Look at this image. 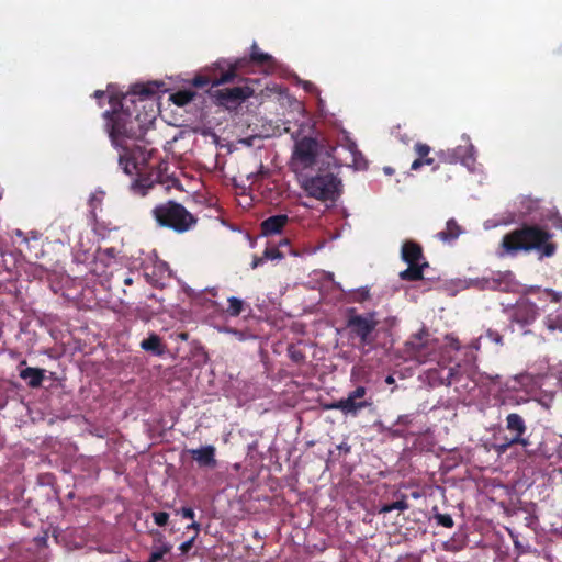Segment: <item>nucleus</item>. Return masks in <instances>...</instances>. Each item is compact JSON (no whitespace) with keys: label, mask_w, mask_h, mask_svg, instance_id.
Listing matches in <instances>:
<instances>
[{"label":"nucleus","mask_w":562,"mask_h":562,"mask_svg":"<svg viewBox=\"0 0 562 562\" xmlns=\"http://www.w3.org/2000/svg\"><path fill=\"white\" fill-rule=\"evenodd\" d=\"M159 82L136 83L126 93L115 91L108 86L111 111H105V128L112 146L119 151V165L126 175H132L139 165H145L154 149L145 135L151 128L155 119V95Z\"/></svg>","instance_id":"obj_1"},{"label":"nucleus","mask_w":562,"mask_h":562,"mask_svg":"<svg viewBox=\"0 0 562 562\" xmlns=\"http://www.w3.org/2000/svg\"><path fill=\"white\" fill-rule=\"evenodd\" d=\"M459 348L457 338L447 336L445 345H441L438 339L431 338L425 329L413 335L405 344L407 359L419 364H431L420 375L423 382L431 387L454 385V390L462 395L474 390L475 382L461 372L459 364L448 367V362L452 359L451 353L458 351Z\"/></svg>","instance_id":"obj_2"},{"label":"nucleus","mask_w":562,"mask_h":562,"mask_svg":"<svg viewBox=\"0 0 562 562\" xmlns=\"http://www.w3.org/2000/svg\"><path fill=\"white\" fill-rule=\"evenodd\" d=\"M552 235L537 226L525 225L506 234L501 243L499 257H515L518 252L536 250L539 259L550 258L557 251V246L550 243Z\"/></svg>","instance_id":"obj_3"},{"label":"nucleus","mask_w":562,"mask_h":562,"mask_svg":"<svg viewBox=\"0 0 562 562\" xmlns=\"http://www.w3.org/2000/svg\"><path fill=\"white\" fill-rule=\"evenodd\" d=\"M331 161L322 159V148L318 142L308 136L295 140L289 167L296 178H301L312 171H321L323 167L329 168Z\"/></svg>","instance_id":"obj_4"},{"label":"nucleus","mask_w":562,"mask_h":562,"mask_svg":"<svg viewBox=\"0 0 562 562\" xmlns=\"http://www.w3.org/2000/svg\"><path fill=\"white\" fill-rule=\"evenodd\" d=\"M297 182L306 196L324 203H335L342 192L341 179L325 167L315 175L311 172L299 178Z\"/></svg>","instance_id":"obj_5"},{"label":"nucleus","mask_w":562,"mask_h":562,"mask_svg":"<svg viewBox=\"0 0 562 562\" xmlns=\"http://www.w3.org/2000/svg\"><path fill=\"white\" fill-rule=\"evenodd\" d=\"M153 215L160 226L173 229L177 233L190 231L196 224V218L183 205L168 201L157 205Z\"/></svg>","instance_id":"obj_6"},{"label":"nucleus","mask_w":562,"mask_h":562,"mask_svg":"<svg viewBox=\"0 0 562 562\" xmlns=\"http://www.w3.org/2000/svg\"><path fill=\"white\" fill-rule=\"evenodd\" d=\"M539 387L538 378L522 372L506 380L503 389V403L520 405L527 403L529 396Z\"/></svg>","instance_id":"obj_7"},{"label":"nucleus","mask_w":562,"mask_h":562,"mask_svg":"<svg viewBox=\"0 0 562 562\" xmlns=\"http://www.w3.org/2000/svg\"><path fill=\"white\" fill-rule=\"evenodd\" d=\"M379 322L376 319V312H369L366 314H351L347 321V327L352 336L359 339V349L367 353L368 346H371L375 336L373 335Z\"/></svg>","instance_id":"obj_8"},{"label":"nucleus","mask_w":562,"mask_h":562,"mask_svg":"<svg viewBox=\"0 0 562 562\" xmlns=\"http://www.w3.org/2000/svg\"><path fill=\"white\" fill-rule=\"evenodd\" d=\"M248 63H249V60L246 57L237 58L234 60H227V59L218 60L215 63V66L218 69L223 70V74L221 75L220 78L211 81L205 76H195L193 78L192 83L196 88H203V87L207 86L209 83H212V87H217V86L227 83L235 78V72L237 70L244 68Z\"/></svg>","instance_id":"obj_9"},{"label":"nucleus","mask_w":562,"mask_h":562,"mask_svg":"<svg viewBox=\"0 0 562 562\" xmlns=\"http://www.w3.org/2000/svg\"><path fill=\"white\" fill-rule=\"evenodd\" d=\"M366 394L364 386H357L346 397L330 404L329 408L340 411L346 416L356 417L361 409L371 405L370 401L366 400Z\"/></svg>","instance_id":"obj_10"},{"label":"nucleus","mask_w":562,"mask_h":562,"mask_svg":"<svg viewBox=\"0 0 562 562\" xmlns=\"http://www.w3.org/2000/svg\"><path fill=\"white\" fill-rule=\"evenodd\" d=\"M505 429L510 435V438L505 443L499 445V451H505L513 445H521L524 447L529 445L528 438L525 437L527 431L526 422L519 414L510 413L506 416Z\"/></svg>","instance_id":"obj_11"},{"label":"nucleus","mask_w":562,"mask_h":562,"mask_svg":"<svg viewBox=\"0 0 562 562\" xmlns=\"http://www.w3.org/2000/svg\"><path fill=\"white\" fill-rule=\"evenodd\" d=\"M439 156L446 162H461L469 169H471L475 162L474 147L469 143V138H467L465 145H460L451 149L440 150Z\"/></svg>","instance_id":"obj_12"},{"label":"nucleus","mask_w":562,"mask_h":562,"mask_svg":"<svg viewBox=\"0 0 562 562\" xmlns=\"http://www.w3.org/2000/svg\"><path fill=\"white\" fill-rule=\"evenodd\" d=\"M341 149L348 154V157L345 158V160H340L336 157H333V164L335 166H349L353 167L355 169H366L367 168V160L362 156V154L358 150L357 145L353 140H351L347 135H345V143L341 144Z\"/></svg>","instance_id":"obj_13"},{"label":"nucleus","mask_w":562,"mask_h":562,"mask_svg":"<svg viewBox=\"0 0 562 562\" xmlns=\"http://www.w3.org/2000/svg\"><path fill=\"white\" fill-rule=\"evenodd\" d=\"M487 290L517 292L519 283L512 271H492L487 276Z\"/></svg>","instance_id":"obj_14"},{"label":"nucleus","mask_w":562,"mask_h":562,"mask_svg":"<svg viewBox=\"0 0 562 562\" xmlns=\"http://www.w3.org/2000/svg\"><path fill=\"white\" fill-rule=\"evenodd\" d=\"M251 94L252 90L249 87H233L217 90L215 98L218 104L228 109L245 101Z\"/></svg>","instance_id":"obj_15"},{"label":"nucleus","mask_w":562,"mask_h":562,"mask_svg":"<svg viewBox=\"0 0 562 562\" xmlns=\"http://www.w3.org/2000/svg\"><path fill=\"white\" fill-rule=\"evenodd\" d=\"M538 315V306L527 299H521L516 303L512 314V318L514 322L525 326L535 322Z\"/></svg>","instance_id":"obj_16"},{"label":"nucleus","mask_w":562,"mask_h":562,"mask_svg":"<svg viewBox=\"0 0 562 562\" xmlns=\"http://www.w3.org/2000/svg\"><path fill=\"white\" fill-rule=\"evenodd\" d=\"M155 536L149 559L147 562L168 561L172 549V544L168 542L160 531H154Z\"/></svg>","instance_id":"obj_17"},{"label":"nucleus","mask_w":562,"mask_h":562,"mask_svg":"<svg viewBox=\"0 0 562 562\" xmlns=\"http://www.w3.org/2000/svg\"><path fill=\"white\" fill-rule=\"evenodd\" d=\"M189 453L200 467L214 468L216 465L215 448L211 445L191 449Z\"/></svg>","instance_id":"obj_18"},{"label":"nucleus","mask_w":562,"mask_h":562,"mask_svg":"<svg viewBox=\"0 0 562 562\" xmlns=\"http://www.w3.org/2000/svg\"><path fill=\"white\" fill-rule=\"evenodd\" d=\"M288 222L289 217L285 214L270 216L261 223L262 234L266 236L279 234Z\"/></svg>","instance_id":"obj_19"},{"label":"nucleus","mask_w":562,"mask_h":562,"mask_svg":"<svg viewBox=\"0 0 562 562\" xmlns=\"http://www.w3.org/2000/svg\"><path fill=\"white\" fill-rule=\"evenodd\" d=\"M402 259L407 265H423L425 262L422 248L413 241H406L402 246Z\"/></svg>","instance_id":"obj_20"},{"label":"nucleus","mask_w":562,"mask_h":562,"mask_svg":"<svg viewBox=\"0 0 562 562\" xmlns=\"http://www.w3.org/2000/svg\"><path fill=\"white\" fill-rule=\"evenodd\" d=\"M463 233L454 218H450L446 223V228L438 232L435 237L442 243L450 244L454 241Z\"/></svg>","instance_id":"obj_21"},{"label":"nucleus","mask_w":562,"mask_h":562,"mask_svg":"<svg viewBox=\"0 0 562 562\" xmlns=\"http://www.w3.org/2000/svg\"><path fill=\"white\" fill-rule=\"evenodd\" d=\"M485 340L496 344V345H499V346L503 345V336L497 330L487 328V329H485V331L483 334H481L477 338H475L471 341L470 347L473 350L479 351L482 342Z\"/></svg>","instance_id":"obj_22"},{"label":"nucleus","mask_w":562,"mask_h":562,"mask_svg":"<svg viewBox=\"0 0 562 562\" xmlns=\"http://www.w3.org/2000/svg\"><path fill=\"white\" fill-rule=\"evenodd\" d=\"M518 204L517 212L509 213V215L516 216V221L532 214L537 210L539 201L533 200L530 196H521L518 200Z\"/></svg>","instance_id":"obj_23"},{"label":"nucleus","mask_w":562,"mask_h":562,"mask_svg":"<svg viewBox=\"0 0 562 562\" xmlns=\"http://www.w3.org/2000/svg\"><path fill=\"white\" fill-rule=\"evenodd\" d=\"M20 378L26 380L31 387H37L43 382L44 370L29 367L20 372Z\"/></svg>","instance_id":"obj_24"},{"label":"nucleus","mask_w":562,"mask_h":562,"mask_svg":"<svg viewBox=\"0 0 562 562\" xmlns=\"http://www.w3.org/2000/svg\"><path fill=\"white\" fill-rule=\"evenodd\" d=\"M140 347L145 351L151 352L155 356H161L165 352V347L161 344L160 338L155 334H151L147 339H144L140 342Z\"/></svg>","instance_id":"obj_25"},{"label":"nucleus","mask_w":562,"mask_h":562,"mask_svg":"<svg viewBox=\"0 0 562 562\" xmlns=\"http://www.w3.org/2000/svg\"><path fill=\"white\" fill-rule=\"evenodd\" d=\"M153 186L154 182L149 178H138L131 183L130 190L135 195L145 196Z\"/></svg>","instance_id":"obj_26"},{"label":"nucleus","mask_w":562,"mask_h":562,"mask_svg":"<svg viewBox=\"0 0 562 562\" xmlns=\"http://www.w3.org/2000/svg\"><path fill=\"white\" fill-rule=\"evenodd\" d=\"M250 60L258 65H267L268 67H272L274 65V59L271 55L261 52L256 43L251 46Z\"/></svg>","instance_id":"obj_27"},{"label":"nucleus","mask_w":562,"mask_h":562,"mask_svg":"<svg viewBox=\"0 0 562 562\" xmlns=\"http://www.w3.org/2000/svg\"><path fill=\"white\" fill-rule=\"evenodd\" d=\"M427 266V262H423V265H408L407 269L400 273V277L403 280H419L423 278V269Z\"/></svg>","instance_id":"obj_28"},{"label":"nucleus","mask_w":562,"mask_h":562,"mask_svg":"<svg viewBox=\"0 0 562 562\" xmlns=\"http://www.w3.org/2000/svg\"><path fill=\"white\" fill-rule=\"evenodd\" d=\"M459 284L462 289L475 288L479 290H487V276L459 280Z\"/></svg>","instance_id":"obj_29"},{"label":"nucleus","mask_w":562,"mask_h":562,"mask_svg":"<svg viewBox=\"0 0 562 562\" xmlns=\"http://www.w3.org/2000/svg\"><path fill=\"white\" fill-rule=\"evenodd\" d=\"M544 324L547 328L551 331H562V311H557L554 313H550L546 319Z\"/></svg>","instance_id":"obj_30"},{"label":"nucleus","mask_w":562,"mask_h":562,"mask_svg":"<svg viewBox=\"0 0 562 562\" xmlns=\"http://www.w3.org/2000/svg\"><path fill=\"white\" fill-rule=\"evenodd\" d=\"M104 196L105 192L102 189H95L93 192H91L88 203L90 206V212L93 216L97 215V210L100 209Z\"/></svg>","instance_id":"obj_31"},{"label":"nucleus","mask_w":562,"mask_h":562,"mask_svg":"<svg viewBox=\"0 0 562 562\" xmlns=\"http://www.w3.org/2000/svg\"><path fill=\"white\" fill-rule=\"evenodd\" d=\"M216 329L220 333H225V334L234 335L236 337V339H238L239 341H245V340H248V339H255L256 338V336L254 334L249 333V331L238 330V329H234V328H231V327H227V326H217Z\"/></svg>","instance_id":"obj_32"},{"label":"nucleus","mask_w":562,"mask_h":562,"mask_svg":"<svg viewBox=\"0 0 562 562\" xmlns=\"http://www.w3.org/2000/svg\"><path fill=\"white\" fill-rule=\"evenodd\" d=\"M194 97H195V92L189 91V90H183V91H178V92L171 94L170 99L172 100V102L175 104H177L179 106H183V105L188 104L189 102H191Z\"/></svg>","instance_id":"obj_33"},{"label":"nucleus","mask_w":562,"mask_h":562,"mask_svg":"<svg viewBox=\"0 0 562 562\" xmlns=\"http://www.w3.org/2000/svg\"><path fill=\"white\" fill-rule=\"evenodd\" d=\"M516 221L515 215H507L505 217L490 218L483 223L484 229L488 231L501 225H508Z\"/></svg>","instance_id":"obj_34"},{"label":"nucleus","mask_w":562,"mask_h":562,"mask_svg":"<svg viewBox=\"0 0 562 562\" xmlns=\"http://www.w3.org/2000/svg\"><path fill=\"white\" fill-rule=\"evenodd\" d=\"M227 302V314L229 316H238L241 313L244 302L236 296L228 297Z\"/></svg>","instance_id":"obj_35"},{"label":"nucleus","mask_w":562,"mask_h":562,"mask_svg":"<svg viewBox=\"0 0 562 562\" xmlns=\"http://www.w3.org/2000/svg\"><path fill=\"white\" fill-rule=\"evenodd\" d=\"M370 297V291L368 286H362L350 292V301L362 303Z\"/></svg>","instance_id":"obj_36"},{"label":"nucleus","mask_w":562,"mask_h":562,"mask_svg":"<svg viewBox=\"0 0 562 562\" xmlns=\"http://www.w3.org/2000/svg\"><path fill=\"white\" fill-rule=\"evenodd\" d=\"M408 508V504L405 499H400L391 504H385L381 507V513H390L392 510H405Z\"/></svg>","instance_id":"obj_37"},{"label":"nucleus","mask_w":562,"mask_h":562,"mask_svg":"<svg viewBox=\"0 0 562 562\" xmlns=\"http://www.w3.org/2000/svg\"><path fill=\"white\" fill-rule=\"evenodd\" d=\"M15 234L19 236V237H23V241L29 246L31 247V244L32 243H37L38 239H40V234L35 231H31L27 233V235H24V233L20 229H16Z\"/></svg>","instance_id":"obj_38"},{"label":"nucleus","mask_w":562,"mask_h":562,"mask_svg":"<svg viewBox=\"0 0 562 562\" xmlns=\"http://www.w3.org/2000/svg\"><path fill=\"white\" fill-rule=\"evenodd\" d=\"M435 519L438 525L446 528H452L454 525L453 519L449 514H436Z\"/></svg>","instance_id":"obj_39"},{"label":"nucleus","mask_w":562,"mask_h":562,"mask_svg":"<svg viewBox=\"0 0 562 562\" xmlns=\"http://www.w3.org/2000/svg\"><path fill=\"white\" fill-rule=\"evenodd\" d=\"M509 535H510V538L513 539V543H514V547L515 549L518 551L519 554H524L526 552L529 551L530 547L529 546H524L519 539H518V535H516L515 532L513 531H509Z\"/></svg>","instance_id":"obj_40"},{"label":"nucleus","mask_w":562,"mask_h":562,"mask_svg":"<svg viewBox=\"0 0 562 562\" xmlns=\"http://www.w3.org/2000/svg\"><path fill=\"white\" fill-rule=\"evenodd\" d=\"M153 518L158 526H165L168 522L169 514L166 512H155L153 513Z\"/></svg>","instance_id":"obj_41"},{"label":"nucleus","mask_w":562,"mask_h":562,"mask_svg":"<svg viewBox=\"0 0 562 562\" xmlns=\"http://www.w3.org/2000/svg\"><path fill=\"white\" fill-rule=\"evenodd\" d=\"M282 257H283L282 254L276 248H267L265 250V258L267 260L281 259Z\"/></svg>","instance_id":"obj_42"},{"label":"nucleus","mask_w":562,"mask_h":562,"mask_svg":"<svg viewBox=\"0 0 562 562\" xmlns=\"http://www.w3.org/2000/svg\"><path fill=\"white\" fill-rule=\"evenodd\" d=\"M415 150L420 158H424L430 153V147L426 144L417 143L415 145Z\"/></svg>","instance_id":"obj_43"},{"label":"nucleus","mask_w":562,"mask_h":562,"mask_svg":"<svg viewBox=\"0 0 562 562\" xmlns=\"http://www.w3.org/2000/svg\"><path fill=\"white\" fill-rule=\"evenodd\" d=\"M296 80L300 85H302V87L304 88L305 91L311 92V93H318V89L311 81H305V80H301V79H296Z\"/></svg>","instance_id":"obj_44"},{"label":"nucleus","mask_w":562,"mask_h":562,"mask_svg":"<svg viewBox=\"0 0 562 562\" xmlns=\"http://www.w3.org/2000/svg\"><path fill=\"white\" fill-rule=\"evenodd\" d=\"M116 256V250L113 247L101 249L99 251V258L102 259L103 257H106L109 259H113Z\"/></svg>","instance_id":"obj_45"},{"label":"nucleus","mask_w":562,"mask_h":562,"mask_svg":"<svg viewBox=\"0 0 562 562\" xmlns=\"http://www.w3.org/2000/svg\"><path fill=\"white\" fill-rule=\"evenodd\" d=\"M155 268L160 272L161 276H165V274L170 276V273H171L168 265L164 261L158 262L155 266Z\"/></svg>","instance_id":"obj_46"},{"label":"nucleus","mask_w":562,"mask_h":562,"mask_svg":"<svg viewBox=\"0 0 562 562\" xmlns=\"http://www.w3.org/2000/svg\"><path fill=\"white\" fill-rule=\"evenodd\" d=\"M179 513L181 516L186 519H193L194 518V510L190 507H182Z\"/></svg>","instance_id":"obj_47"},{"label":"nucleus","mask_w":562,"mask_h":562,"mask_svg":"<svg viewBox=\"0 0 562 562\" xmlns=\"http://www.w3.org/2000/svg\"><path fill=\"white\" fill-rule=\"evenodd\" d=\"M193 541H194V538H191V539H189V540H187V541L182 542V543L180 544V547H179L180 551H181L182 553H187V552L191 549V547H192V544H193Z\"/></svg>","instance_id":"obj_48"},{"label":"nucleus","mask_w":562,"mask_h":562,"mask_svg":"<svg viewBox=\"0 0 562 562\" xmlns=\"http://www.w3.org/2000/svg\"><path fill=\"white\" fill-rule=\"evenodd\" d=\"M267 259L263 257H256L254 258L252 262H251V268L252 269H256L258 267H260L261 265H263V262L266 261Z\"/></svg>","instance_id":"obj_49"},{"label":"nucleus","mask_w":562,"mask_h":562,"mask_svg":"<svg viewBox=\"0 0 562 562\" xmlns=\"http://www.w3.org/2000/svg\"><path fill=\"white\" fill-rule=\"evenodd\" d=\"M546 291L551 294V297H552L553 302H559L562 299V293H560V292H555V291L549 290V289L546 290Z\"/></svg>","instance_id":"obj_50"},{"label":"nucleus","mask_w":562,"mask_h":562,"mask_svg":"<svg viewBox=\"0 0 562 562\" xmlns=\"http://www.w3.org/2000/svg\"><path fill=\"white\" fill-rule=\"evenodd\" d=\"M424 165L423 158L416 159L413 161L411 169L418 170Z\"/></svg>","instance_id":"obj_51"},{"label":"nucleus","mask_w":562,"mask_h":562,"mask_svg":"<svg viewBox=\"0 0 562 562\" xmlns=\"http://www.w3.org/2000/svg\"><path fill=\"white\" fill-rule=\"evenodd\" d=\"M409 422L408 415H401L397 417L396 424H406Z\"/></svg>","instance_id":"obj_52"},{"label":"nucleus","mask_w":562,"mask_h":562,"mask_svg":"<svg viewBox=\"0 0 562 562\" xmlns=\"http://www.w3.org/2000/svg\"><path fill=\"white\" fill-rule=\"evenodd\" d=\"M553 225L559 228V229H562V218L557 216L555 220H553Z\"/></svg>","instance_id":"obj_53"},{"label":"nucleus","mask_w":562,"mask_h":562,"mask_svg":"<svg viewBox=\"0 0 562 562\" xmlns=\"http://www.w3.org/2000/svg\"><path fill=\"white\" fill-rule=\"evenodd\" d=\"M104 95H105V92H104V91L97 90V91L94 92V98H97V99H100V98H102V97H104Z\"/></svg>","instance_id":"obj_54"},{"label":"nucleus","mask_w":562,"mask_h":562,"mask_svg":"<svg viewBox=\"0 0 562 562\" xmlns=\"http://www.w3.org/2000/svg\"><path fill=\"white\" fill-rule=\"evenodd\" d=\"M291 357H292V359H293L294 361H300V359L302 358V356H301V355H299V353H296V352H294V351H292V352H291Z\"/></svg>","instance_id":"obj_55"},{"label":"nucleus","mask_w":562,"mask_h":562,"mask_svg":"<svg viewBox=\"0 0 562 562\" xmlns=\"http://www.w3.org/2000/svg\"><path fill=\"white\" fill-rule=\"evenodd\" d=\"M385 382H386L387 384H393V383L395 382V380H394V378H393L392 375H387V376L385 378Z\"/></svg>","instance_id":"obj_56"},{"label":"nucleus","mask_w":562,"mask_h":562,"mask_svg":"<svg viewBox=\"0 0 562 562\" xmlns=\"http://www.w3.org/2000/svg\"><path fill=\"white\" fill-rule=\"evenodd\" d=\"M124 284H125V285H131V284H133V279H132L131 277H126V278L124 279Z\"/></svg>","instance_id":"obj_57"},{"label":"nucleus","mask_w":562,"mask_h":562,"mask_svg":"<svg viewBox=\"0 0 562 562\" xmlns=\"http://www.w3.org/2000/svg\"><path fill=\"white\" fill-rule=\"evenodd\" d=\"M188 528H192V529L199 530L200 525L198 522L193 521L191 525L188 526Z\"/></svg>","instance_id":"obj_58"},{"label":"nucleus","mask_w":562,"mask_h":562,"mask_svg":"<svg viewBox=\"0 0 562 562\" xmlns=\"http://www.w3.org/2000/svg\"><path fill=\"white\" fill-rule=\"evenodd\" d=\"M424 161V165H431L434 162V159L432 158H426V159H423Z\"/></svg>","instance_id":"obj_59"},{"label":"nucleus","mask_w":562,"mask_h":562,"mask_svg":"<svg viewBox=\"0 0 562 562\" xmlns=\"http://www.w3.org/2000/svg\"><path fill=\"white\" fill-rule=\"evenodd\" d=\"M179 338L182 339V340H187L188 334L181 333V334H179Z\"/></svg>","instance_id":"obj_60"},{"label":"nucleus","mask_w":562,"mask_h":562,"mask_svg":"<svg viewBox=\"0 0 562 562\" xmlns=\"http://www.w3.org/2000/svg\"><path fill=\"white\" fill-rule=\"evenodd\" d=\"M491 380H492L494 383H496V382H499L501 376H499V375L491 376Z\"/></svg>","instance_id":"obj_61"},{"label":"nucleus","mask_w":562,"mask_h":562,"mask_svg":"<svg viewBox=\"0 0 562 562\" xmlns=\"http://www.w3.org/2000/svg\"><path fill=\"white\" fill-rule=\"evenodd\" d=\"M384 172L387 173V175H391L393 172V170H392L391 167H385L384 168Z\"/></svg>","instance_id":"obj_62"},{"label":"nucleus","mask_w":562,"mask_h":562,"mask_svg":"<svg viewBox=\"0 0 562 562\" xmlns=\"http://www.w3.org/2000/svg\"><path fill=\"white\" fill-rule=\"evenodd\" d=\"M301 205H303L304 207H311V205L308 204V202H301Z\"/></svg>","instance_id":"obj_63"},{"label":"nucleus","mask_w":562,"mask_h":562,"mask_svg":"<svg viewBox=\"0 0 562 562\" xmlns=\"http://www.w3.org/2000/svg\"><path fill=\"white\" fill-rule=\"evenodd\" d=\"M288 243L289 241L286 239H284L283 241L280 243V245H288Z\"/></svg>","instance_id":"obj_64"}]
</instances>
